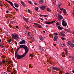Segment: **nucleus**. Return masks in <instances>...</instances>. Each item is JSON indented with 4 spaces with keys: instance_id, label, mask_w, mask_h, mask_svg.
Masks as SVG:
<instances>
[{
    "instance_id": "1",
    "label": "nucleus",
    "mask_w": 74,
    "mask_h": 74,
    "mask_svg": "<svg viewBox=\"0 0 74 74\" xmlns=\"http://www.w3.org/2000/svg\"><path fill=\"white\" fill-rule=\"evenodd\" d=\"M21 48H24L25 51V53H27L28 51H29V49H28V48L27 47V46L24 45H20V47L18 48L17 49V51H18Z\"/></svg>"
},
{
    "instance_id": "2",
    "label": "nucleus",
    "mask_w": 74,
    "mask_h": 74,
    "mask_svg": "<svg viewBox=\"0 0 74 74\" xmlns=\"http://www.w3.org/2000/svg\"><path fill=\"white\" fill-rule=\"evenodd\" d=\"M27 53H25L24 54H23L22 56H20L18 55H17L16 57L18 59H21V58H23V57H25V56L26 55V54Z\"/></svg>"
},
{
    "instance_id": "3",
    "label": "nucleus",
    "mask_w": 74,
    "mask_h": 74,
    "mask_svg": "<svg viewBox=\"0 0 74 74\" xmlns=\"http://www.w3.org/2000/svg\"><path fill=\"white\" fill-rule=\"evenodd\" d=\"M12 37L14 39H19V36L16 34H14L12 35Z\"/></svg>"
},
{
    "instance_id": "4",
    "label": "nucleus",
    "mask_w": 74,
    "mask_h": 74,
    "mask_svg": "<svg viewBox=\"0 0 74 74\" xmlns=\"http://www.w3.org/2000/svg\"><path fill=\"white\" fill-rule=\"evenodd\" d=\"M62 24L63 26H66L67 25V23L64 21V19H63L62 20Z\"/></svg>"
},
{
    "instance_id": "5",
    "label": "nucleus",
    "mask_w": 74,
    "mask_h": 74,
    "mask_svg": "<svg viewBox=\"0 0 74 74\" xmlns=\"http://www.w3.org/2000/svg\"><path fill=\"white\" fill-rule=\"evenodd\" d=\"M58 20H61V19H63V17H62L60 14H58Z\"/></svg>"
},
{
    "instance_id": "6",
    "label": "nucleus",
    "mask_w": 74,
    "mask_h": 74,
    "mask_svg": "<svg viewBox=\"0 0 74 74\" xmlns=\"http://www.w3.org/2000/svg\"><path fill=\"white\" fill-rule=\"evenodd\" d=\"M51 68L53 70H57V71H58L60 70V69H59V68H57L56 67H52Z\"/></svg>"
},
{
    "instance_id": "7",
    "label": "nucleus",
    "mask_w": 74,
    "mask_h": 74,
    "mask_svg": "<svg viewBox=\"0 0 74 74\" xmlns=\"http://www.w3.org/2000/svg\"><path fill=\"white\" fill-rule=\"evenodd\" d=\"M45 23L46 25H49V24H51V23H53V22H55V21H53L51 22H48V21H45Z\"/></svg>"
},
{
    "instance_id": "8",
    "label": "nucleus",
    "mask_w": 74,
    "mask_h": 74,
    "mask_svg": "<svg viewBox=\"0 0 74 74\" xmlns=\"http://www.w3.org/2000/svg\"><path fill=\"white\" fill-rule=\"evenodd\" d=\"M58 36L56 35H55L54 38H53V40L54 41H56L57 40H58Z\"/></svg>"
},
{
    "instance_id": "9",
    "label": "nucleus",
    "mask_w": 74,
    "mask_h": 74,
    "mask_svg": "<svg viewBox=\"0 0 74 74\" xmlns=\"http://www.w3.org/2000/svg\"><path fill=\"white\" fill-rule=\"evenodd\" d=\"M25 43H26V42L25 41V40H22V41H20V42H19V44H25Z\"/></svg>"
},
{
    "instance_id": "10",
    "label": "nucleus",
    "mask_w": 74,
    "mask_h": 74,
    "mask_svg": "<svg viewBox=\"0 0 74 74\" xmlns=\"http://www.w3.org/2000/svg\"><path fill=\"white\" fill-rule=\"evenodd\" d=\"M40 8L41 10H45L46 8V6H41L40 7Z\"/></svg>"
},
{
    "instance_id": "11",
    "label": "nucleus",
    "mask_w": 74,
    "mask_h": 74,
    "mask_svg": "<svg viewBox=\"0 0 74 74\" xmlns=\"http://www.w3.org/2000/svg\"><path fill=\"white\" fill-rule=\"evenodd\" d=\"M39 39L40 40L42 41H43V40H44V38H43V37L41 36H39Z\"/></svg>"
},
{
    "instance_id": "12",
    "label": "nucleus",
    "mask_w": 74,
    "mask_h": 74,
    "mask_svg": "<svg viewBox=\"0 0 74 74\" xmlns=\"http://www.w3.org/2000/svg\"><path fill=\"white\" fill-rule=\"evenodd\" d=\"M23 18L24 19V20L26 22H27V23H28V22H29V21H28V20H27V19H26V18H25V17H23Z\"/></svg>"
},
{
    "instance_id": "13",
    "label": "nucleus",
    "mask_w": 74,
    "mask_h": 74,
    "mask_svg": "<svg viewBox=\"0 0 74 74\" xmlns=\"http://www.w3.org/2000/svg\"><path fill=\"white\" fill-rule=\"evenodd\" d=\"M39 48H40V50L41 51H44V49L42 47L40 46L39 47Z\"/></svg>"
},
{
    "instance_id": "14",
    "label": "nucleus",
    "mask_w": 74,
    "mask_h": 74,
    "mask_svg": "<svg viewBox=\"0 0 74 74\" xmlns=\"http://www.w3.org/2000/svg\"><path fill=\"white\" fill-rule=\"evenodd\" d=\"M8 3H9L12 5V6H14V5L13 4V3H12V2L10 1H9Z\"/></svg>"
},
{
    "instance_id": "15",
    "label": "nucleus",
    "mask_w": 74,
    "mask_h": 74,
    "mask_svg": "<svg viewBox=\"0 0 74 74\" xmlns=\"http://www.w3.org/2000/svg\"><path fill=\"white\" fill-rule=\"evenodd\" d=\"M57 27L58 29H59V30H61L63 29V28H62V27L60 26H58Z\"/></svg>"
},
{
    "instance_id": "16",
    "label": "nucleus",
    "mask_w": 74,
    "mask_h": 74,
    "mask_svg": "<svg viewBox=\"0 0 74 74\" xmlns=\"http://www.w3.org/2000/svg\"><path fill=\"white\" fill-rule=\"evenodd\" d=\"M58 8H60V6H61V3H60L59 2L58 3Z\"/></svg>"
},
{
    "instance_id": "17",
    "label": "nucleus",
    "mask_w": 74,
    "mask_h": 74,
    "mask_svg": "<svg viewBox=\"0 0 74 74\" xmlns=\"http://www.w3.org/2000/svg\"><path fill=\"white\" fill-rule=\"evenodd\" d=\"M67 45H71L72 44L71 42L70 41H69L67 43Z\"/></svg>"
},
{
    "instance_id": "18",
    "label": "nucleus",
    "mask_w": 74,
    "mask_h": 74,
    "mask_svg": "<svg viewBox=\"0 0 74 74\" xmlns=\"http://www.w3.org/2000/svg\"><path fill=\"white\" fill-rule=\"evenodd\" d=\"M14 5L16 7H19V5H18L16 3H14Z\"/></svg>"
},
{
    "instance_id": "19",
    "label": "nucleus",
    "mask_w": 74,
    "mask_h": 74,
    "mask_svg": "<svg viewBox=\"0 0 74 74\" xmlns=\"http://www.w3.org/2000/svg\"><path fill=\"white\" fill-rule=\"evenodd\" d=\"M39 3L41 4H42V3H43V1L42 0H40L39 1Z\"/></svg>"
},
{
    "instance_id": "20",
    "label": "nucleus",
    "mask_w": 74,
    "mask_h": 74,
    "mask_svg": "<svg viewBox=\"0 0 74 74\" xmlns=\"http://www.w3.org/2000/svg\"><path fill=\"white\" fill-rule=\"evenodd\" d=\"M21 4H22V5L23 6H25V3L23 2L22 1H21Z\"/></svg>"
},
{
    "instance_id": "21",
    "label": "nucleus",
    "mask_w": 74,
    "mask_h": 74,
    "mask_svg": "<svg viewBox=\"0 0 74 74\" xmlns=\"http://www.w3.org/2000/svg\"><path fill=\"white\" fill-rule=\"evenodd\" d=\"M30 39L32 41H34V38H33L31 37L30 38Z\"/></svg>"
},
{
    "instance_id": "22",
    "label": "nucleus",
    "mask_w": 74,
    "mask_h": 74,
    "mask_svg": "<svg viewBox=\"0 0 74 74\" xmlns=\"http://www.w3.org/2000/svg\"><path fill=\"white\" fill-rule=\"evenodd\" d=\"M53 3L54 5H56V1L55 0H53Z\"/></svg>"
},
{
    "instance_id": "23",
    "label": "nucleus",
    "mask_w": 74,
    "mask_h": 74,
    "mask_svg": "<svg viewBox=\"0 0 74 74\" xmlns=\"http://www.w3.org/2000/svg\"><path fill=\"white\" fill-rule=\"evenodd\" d=\"M61 45L62 47H64V46H65L64 44V43H61Z\"/></svg>"
},
{
    "instance_id": "24",
    "label": "nucleus",
    "mask_w": 74,
    "mask_h": 74,
    "mask_svg": "<svg viewBox=\"0 0 74 74\" xmlns=\"http://www.w3.org/2000/svg\"><path fill=\"white\" fill-rule=\"evenodd\" d=\"M29 56H30L31 58H33V55L30 54L29 55Z\"/></svg>"
},
{
    "instance_id": "25",
    "label": "nucleus",
    "mask_w": 74,
    "mask_h": 74,
    "mask_svg": "<svg viewBox=\"0 0 74 74\" xmlns=\"http://www.w3.org/2000/svg\"><path fill=\"white\" fill-rule=\"evenodd\" d=\"M37 26H38L39 28H41V25L39 24L37 25Z\"/></svg>"
},
{
    "instance_id": "26",
    "label": "nucleus",
    "mask_w": 74,
    "mask_h": 74,
    "mask_svg": "<svg viewBox=\"0 0 74 74\" xmlns=\"http://www.w3.org/2000/svg\"><path fill=\"white\" fill-rule=\"evenodd\" d=\"M71 46L72 47H74V45L73 43H71Z\"/></svg>"
},
{
    "instance_id": "27",
    "label": "nucleus",
    "mask_w": 74,
    "mask_h": 74,
    "mask_svg": "<svg viewBox=\"0 0 74 74\" xmlns=\"http://www.w3.org/2000/svg\"><path fill=\"white\" fill-rule=\"evenodd\" d=\"M35 10L36 11H38V7H36L35 8Z\"/></svg>"
},
{
    "instance_id": "28",
    "label": "nucleus",
    "mask_w": 74,
    "mask_h": 74,
    "mask_svg": "<svg viewBox=\"0 0 74 74\" xmlns=\"http://www.w3.org/2000/svg\"><path fill=\"white\" fill-rule=\"evenodd\" d=\"M1 74H8L5 72H2Z\"/></svg>"
},
{
    "instance_id": "29",
    "label": "nucleus",
    "mask_w": 74,
    "mask_h": 74,
    "mask_svg": "<svg viewBox=\"0 0 74 74\" xmlns=\"http://www.w3.org/2000/svg\"><path fill=\"white\" fill-rule=\"evenodd\" d=\"M60 35H61V36L63 34V32H60L59 33Z\"/></svg>"
},
{
    "instance_id": "30",
    "label": "nucleus",
    "mask_w": 74,
    "mask_h": 74,
    "mask_svg": "<svg viewBox=\"0 0 74 74\" xmlns=\"http://www.w3.org/2000/svg\"><path fill=\"white\" fill-rule=\"evenodd\" d=\"M56 26H59V23H58V22H57V23H56Z\"/></svg>"
},
{
    "instance_id": "31",
    "label": "nucleus",
    "mask_w": 74,
    "mask_h": 74,
    "mask_svg": "<svg viewBox=\"0 0 74 74\" xmlns=\"http://www.w3.org/2000/svg\"><path fill=\"white\" fill-rule=\"evenodd\" d=\"M25 34H27V35H29V34H28V32H26V31L25 32Z\"/></svg>"
},
{
    "instance_id": "32",
    "label": "nucleus",
    "mask_w": 74,
    "mask_h": 74,
    "mask_svg": "<svg viewBox=\"0 0 74 74\" xmlns=\"http://www.w3.org/2000/svg\"><path fill=\"white\" fill-rule=\"evenodd\" d=\"M63 13H64V14H65V13H66V10L65 9H64L63 11Z\"/></svg>"
},
{
    "instance_id": "33",
    "label": "nucleus",
    "mask_w": 74,
    "mask_h": 74,
    "mask_svg": "<svg viewBox=\"0 0 74 74\" xmlns=\"http://www.w3.org/2000/svg\"><path fill=\"white\" fill-rule=\"evenodd\" d=\"M61 39L62 40H65V38H63V37H61Z\"/></svg>"
},
{
    "instance_id": "34",
    "label": "nucleus",
    "mask_w": 74,
    "mask_h": 74,
    "mask_svg": "<svg viewBox=\"0 0 74 74\" xmlns=\"http://www.w3.org/2000/svg\"><path fill=\"white\" fill-rule=\"evenodd\" d=\"M28 11L29 13H30V12H31V11H30V10L29 9L28 10Z\"/></svg>"
},
{
    "instance_id": "35",
    "label": "nucleus",
    "mask_w": 74,
    "mask_h": 74,
    "mask_svg": "<svg viewBox=\"0 0 74 74\" xmlns=\"http://www.w3.org/2000/svg\"><path fill=\"white\" fill-rule=\"evenodd\" d=\"M62 36H63V37H64L65 36H66V35L64 34H62Z\"/></svg>"
},
{
    "instance_id": "36",
    "label": "nucleus",
    "mask_w": 74,
    "mask_h": 74,
    "mask_svg": "<svg viewBox=\"0 0 74 74\" xmlns=\"http://www.w3.org/2000/svg\"><path fill=\"white\" fill-rule=\"evenodd\" d=\"M13 7H14V8H15V9H16V11H18V9L15 8L14 6Z\"/></svg>"
},
{
    "instance_id": "37",
    "label": "nucleus",
    "mask_w": 74,
    "mask_h": 74,
    "mask_svg": "<svg viewBox=\"0 0 74 74\" xmlns=\"http://www.w3.org/2000/svg\"><path fill=\"white\" fill-rule=\"evenodd\" d=\"M47 10L48 11H49L50 10V9H49V8H47Z\"/></svg>"
},
{
    "instance_id": "38",
    "label": "nucleus",
    "mask_w": 74,
    "mask_h": 74,
    "mask_svg": "<svg viewBox=\"0 0 74 74\" xmlns=\"http://www.w3.org/2000/svg\"><path fill=\"white\" fill-rule=\"evenodd\" d=\"M28 3H29V4H32V2H31V1H28Z\"/></svg>"
},
{
    "instance_id": "39",
    "label": "nucleus",
    "mask_w": 74,
    "mask_h": 74,
    "mask_svg": "<svg viewBox=\"0 0 74 74\" xmlns=\"http://www.w3.org/2000/svg\"><path fill=\"white\" fill-rule=\"evenodd\" d=\"M2 63H5V60H3L2 61Z\"/></svg>"
},
{
    "instance_id": "40",
    "label": "nucleus",
    "mask_w": 74,
    "mask_h": 74,
    "mask_svg": "<svg viewBox=\"0 0 74 74\" xmlns=\"http://www.w3.org/2000/svg\"><path fill=\"white\" fill-rule=\"evenodd\" d=\"M39 16H44V15H42V14H40Z\"/></svg>"
},
{
    "instance_id": "41",
    "label": "nucleus",
    "mask_w": 74,
    "mask_h": 74,
    "mask_svg": "<svg viewBox=\"0 0 74 74\" xmlns=\"http://www.w3.org/2000/svg\"><path fill=\"white\" fill-rule=\"evenodd\" d=\"M29 27L28 26H27L26 27V29H29Z\"/></svg>"
},
{
    "instance_id": "42",
    "label": "nucleus",
    "mask_w": 74,
    "mask_h": 74,
    "mask_svg": "<svg viewBox=\"0 0 74 74\" xmlns=\"http://www.w3.org/2000/svg\"><path fill=\"white\" fill-rule=\"evenodd\" d=\"M40 19V20H41L42 21H44V19L42 18H39Z\"/></svg>"
},
{
    "instance_id": "43",
    "label": "nucleus",
    "mask_w": 74,
    "mask_h": 74,
    "mask_svg": "<svg viewBox=\"0 0 74 74\" xmlns=\"http://www.w3.org/2000/svg\"><path fill=\"white\" fill-rule=\"evenodd\" d=\"M34 25H36L37 26V25H38V24H37L36 23H34Z\"/></svg>"
},
{
    "instance_id": "44",
    "label": "nucleus",
    "mask_w": 74,
    "mask_h": 74,
    "mask_svg": "<svg viewBox=\"0 0 74 74\" xmlns=\"http://www.w3.org/2000/svg\"><path fill=\"white\" fill-rule=\"evenodd\" d=\"M60 10L61 11H62L63 10V8H60Z\"/></svg>"
},
{
    "instance_id": "45",
    "label": "nucleus",
    "mask_w": 74,
    "mask_h": 74,
    "mask_svg": "<svg viewBox=\"0 0 74 74\" xmlns=\"http://www.w3.org/2000/svg\"><path fill=\"white\" fill-rule=\"evenodd\" d=\"M65 31H67V32H69V30L68 29H65Z\"/></svg>"
},
{
    "instance_id": "46",
    "label": "nucleus",
    "mask_w": 74,
    "mask_h": 74,
    "mask_svg": "<svg viewBox=\"0 0 74 74\" xmlns=\"http://www.w3.org/2000/svg\"><path fill=\"white\" fill-rule=\"evenodd\" d=\"M15 56H16V55L18 54H17V53H16V52L15 53Z\"/></svg>"
},
{
    "instance_id": "47",
    "label": "nucleus",
    "mask_w": 74,
    "mask_h": 74,
    "mask_svg": "<svg viewBox=\"0 0 74 74\" xmlns=\"http://www.w3.org/2000/svg\"><path fill=\"white\" fill-rule=\"evenodd\" d=\"M10 23H14V22L13 21H11L10 22Z\"/></svg>"
},
{
    "instance_id": "48",
    "label": "nucleus",
    "mask_w": 74,
    "mask_h": 74,
    "mask_svg": "<svg viewBox=\"0 0 74 74\" xmlns=\"http://www.w3.org/2000/svg\"><path fill=\"white\" fill-rule=\"evenodd\" d=\"M72 60L74 61V57H72Z\"/></svg>"
},
{
    "instance_id": "49",
    "label": "nucleus",
    "mask_w": 74,
    "mask_h": 74,
    "mask_svg": "<svg viewBox=\"0 0 74 74\" xmlns=\"http://www.w3.org/2000/svg\"><path fill=\"white\" fill-rule=\"evenodd\" d=\"M6 13H8V12H9L7 10L6 11Z\"/></svg>"
},
{
    "instance_id": "50",
    "label": "nucleus",
    "mask_w": 74,
    "mask_h": 74,
    "mask_svg": "<svg viewBox=\"0 0 74 74\" xmlns=\"http://www.w3.org/2000/svg\"><path fill=\"white\" fill-rule=\"evenodd\" d=\"M16 28H18V26H17V25L16 26Z\"/></svg>"
},
{
    "instance_id": "51",
    "label": "nucleus",
    "mask_w": 74,
    "mask_h": 74,
    "mask_svg": "<svg viewBox=\"0 0 74 74\" xmlns=\"http://www.w3.org/2000/svg\"><path fill=\"white\" fill-rule=\"evenodd\" d=\"M11 41H12V40H11V39H10V40H9V41L10 42H11Z\"/></svg>"
},
{
    "instance_id": "52",
    "label": "nucleus",
    "mask_w": 74,
    "mask_h": 74,
    "mask_svg": "<svg viewBox=\"0 0 74 74\" xmlns=\"http://www.w3.org/2000/svg\"><path fill=\"white\" fill-rule=\"evenodd\" d=\"M43 16H45V17H47V15H44Z\"/></svg>"
},
{
    "instance_id": "53",
    "label": "nucleus",
    "mask_w": 74,
    "mask_h": 74,
    "mask_svg": "<svg viewBox=\"0 0 74 74\" xmlns=\"http://www.w3.org/2000/svg\"><path fill=\"white\" fill-rule=\"evenodd\" d=\"M43 32L44 33H45V31H43Z\"/></svg>"
},
{
    "instance_id": "54",
    "label": "nucleus",
    "mask_w": 74,
    "mask_h": 74,
    "mask_svg": "<svg viewBox=\"0 0 74 74\" xmlns=\"http://www.w3.org/2000/svg\"><path fill=\"white\" fill-rule=\"evenodd\" d=\"M60 74H62V71H60Z\"/></svg>"
},
{
    "instance_id": "55",
    "label": "nucleus",
    "mask_w": 74,
    "mask_h": 74,
    "mask_svg": "<svg viewBox=\"0 0 74 74\" xmlns=\"http://www.w3.org/2000/svg\"><path fill=\"white\" fill-rule=\"evenodd\" d=\"M69 63H72V62L71 61H69Z\"/></svg>"
},
{
    "instance_id": "56",
    "label": "nucleus",
    "mask_w": 74,
    "mask_h": 74,
    "mask_svg": "<svg viewBox=\"0 0 74 74\" xmlns=\"http://www.w3.org/2000/svg\"><path fill=\"white\" fill-rule=\"evenodd\" d=\"M69 73L68 72L66 73H65L64 74H69Z\"/></svg>"
},
{
    "instance_id": "57",
    "label": "nucleus",
    "mask_w": 74,
    "mask_h": 74,
    "mask_svg": "<svg viewBox=\"0 0 74 74\" xmlns=\"http://www.w3.org/2000/svg\"><path fill=\"white\" fill-rule=\"evenodd\" d=\"M72 42H73V43H74V40L73 39L72 40Z\"/></svg>"
},
{
    "instance_id": "58",
    "label": "nucleus",
    "mask_w": 74,
    "mask_h": 74,
    "mask_svg": "<svg viewBox=\"0 0 74 74\" xmlns=\"http://www.w3.org/2000/svg\"><path fill=\"white\" fill-rule=\"evenodd\" d=\"M29 68H31V65H29Z\"/></svg>"
},
{
    "instance_id": "59",
    "label": "nucleus",
    "mask_w": 74,
    "mask_h": 74,
    "mask_svg": "<svg viewBox=\"0 0 74 74\" xmlns=\"http://www.w3.org/2000/svg\"><path fill=\"white\" fill-rule=\"evenodd\" d=\"M34 4L35 5H37V3H34Z\"/></svg>"
},
{
    "instance_id": "60",
    "label": "nucleus",
    "mask_w": 74,
    "mask_h": 74,
    "mask_svg": "<svg viewBox=\"0 0 74 74\" xmlns=\"http://www.w3.org/2000/svg\"><path fill=\"white\" fill-rule=\"evenodd\" d=\"M2 63L1 62H0V65H1V64Z\"/></svg>"
},
{
    "instance_id": "61",
    "label": "nucleus",
    "mask_w": 74,
    "mask_h": 74,
    "mask_svg": "<svg viewBox=\"0 0 74 74\" xmlns=\"http://www.w3.org/2000/svg\"><path fill=\"white\" fill-rule=\"evenodd\" d=\"M45 26H46V27H47H47H48V25H46Z\"/></svg>"
},
{
    "instance_id": "62",
    "label": "nucleus",
    "mask_w": 74,
    "mask_h": 74,
    "mask_svg": "<svg viewBox=\"0 0 74 74\" xmlns=\"http://www.w3.org/2000/svg\"><path fill=\"white\" fill-rule=\"evenodd\" d=\"M0 6H2V5L1 4V3H0Z\"/></svg>"
},
{
    "instance_id": "63",
    "label": "nucleus",
    "mask_w": 74,
    "mask_h": 74,
    "mask_svg": "<svg viewBox=\"0 0 74 74\" xmlns=\"http://www.w3.org/2000/svg\"><path fill=\"white\" fill-rule=\"evenodd\" d=\"M11 10V8H8V10Z\"/></svg>"
},
{
    "instance_id": "64",
    "label": "nucleus",
    "mask_w": 74,
    "mask_h": 74,
    "mask_svg": "<svg viewBox=\"0 0 74 74\" xmlns=\"http://www.w3.org/2000/svg\"><path fill=\"white\" fill-rule=\"evenodd\" d=\"M72 72H73V73H74V70H73V71H72Z\"/></svg>"
}]
</instances>
